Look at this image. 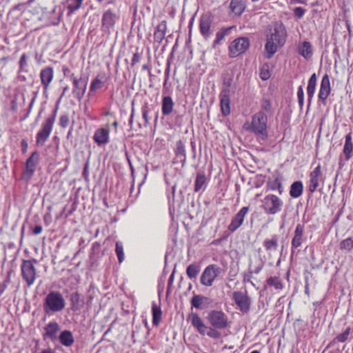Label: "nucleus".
I'll use <instances>...</instances> for the list:
<instances>
[{"instance_id": "1", "label": "nucleus", "mask_w": 353, "mask_h": 353, "mask_svg": "<svg viewBox=\"0 0 353 353\" xmlns=\"http://www.w3.org/2000/svg\"><path fill=\"white\" fill-rule=\"evenodd\" d=\"M65 305L66 302L63 296L58 291L50 292L43 301V310L48 316L61 312Z\"/></svg>"}, {"instance_id": "2", "label": "nucleus", "mask_w": 353, "mask_h": 353, "mask_svg": "<svg viewBox=\"0 0 353 353\" xmlns=\"http://www.w3.org/2000/svg\"><path fill=\"white\" fill-rule=\"evenodd\" d=\"M58 108L57 107L52 114L49 116L41 125V128L36 135V145L38 147L44 145L48 139L56 121Z\"/></svg>"}, {"instance_id": "3", "label": "nucleus", "mask_w": 353, "mask_h": 353, "mask_svg": "<svg viewBox=\"0 0 353 353\" xmlns=\"http://www.w3.org/2000/svg\"><path fill=\"white\" fill-rule=\"evenodd\" d=\"M267 123L268 116L263 111H259L252 117L251 123L252 131L257 136H261L263 139L267 138Z\"/></svg>"}, {"instance_id": "4", "label": "nucleus", "mask_w": 353, "mask_h": 353, "mask_svg": "<svg viewBox=\"0 0 353 353\" xmlns=\"http://www.w3.org/2000/svg\"><path fill=\"white\" fill-rule=\"evenodd\" d=\"M283 207V201L274 194H267L262 200V208L267 214H276L279 213Z\"/></svg>"}, {"instance_id": "5", "label": "nucleus", "mask_w": 353, "mask_h": 353, "mask_svg": "<svg viewBox=\"0 0 353 353\" xmlns=\"http://www.w3.org/2000/svg\"><path fill=\"white\" fill-rule=\"evenodd\" d=\"M250 42L248 37H238L228 46V54L230 58H236L244 54L250 48Z\"/></svg>"}, {"instance_id": "6", "label": "nucleus", "mask_w": 353, "mask_h": 353, "mask_svg": "<svg viewBox=\"0 0 353 353\" xmlns=\"http://www.w3.org/2000/svg\"><path fill=\"white\" fill-rule=\"evenodd\" d=\"M207 319L214 328L223 330L230 326L228 316L221 310H213L210 311Z\"/></svg>"}, {"instance_id": "7", "label": "nucleus", "mask_w": 353, "mask_h": 353, "mask_svg": "<svg viewBox=\"0 0 353 353\" xmlns=\"http://www.w3.org/2000/svg\"><path fill=\"white\" fill-rule=\"evenodd\" d=\"M222 272V268L216 264L208 265L201 275V284L205 287H211L216 278L218 277Z\"/></svg>"}, {"instance_id": "8", "label": "nucleus", "mask_w": 353, "mask_h": 353, "mask_svg": "<svg viewBox=\"0 0 353 353\" xmlns=\"http://www.w3.org/2000/svg\"><path fill=\"white\" fill-rule=\"evenodd\" d=\"M21 275L28 287L33 285L36 279V270L30 260H24L21 265Z\"/></svg>"}, {"instance_id": "9", "label": "nucleus", "mask_w": 353, "mask_h": 353, "mask_svg": "<svg viewBox=\"0 0 353 353\" xmlns=\"http://www.w3.org/2000/svg\"><path fill=\"white\" fill-rule=\"evenodd\" d=\"M39 161V154L37 151L33 152L26 162L25 169L23 172V179L29 180L34 174Z\"/></svg>"}, {"instance_id": "10", "label": "nucleus", "mask_w": 353, "mask_h": 353, "mask_svg": "<svg viewBox=\"0 0 353 353\" xmlns=\"http://www.w3.org/2000/svg\"><path fill=\"white\" fill-rule=\"evenodd\" d=\"M60 332L61 326L59 323L55 321H51L44 327L43 339H48L53 343H56Z\"/></svg>"}, {"instance_id": "11", "label": "nucleus", "mask_w": 353, "mask_h": 353, "mask_svg": "<svg viewBox=\"0 0 353 353\" xmlns=\"http://www.w3.org/2000/svg\"><path fill=\"white\" fill-rule=\"evenodd\" d=\"M308 190L310 193H314L319 187L323 178V172L321 164H319L309 174Z\"/></svg>"}, {"instance_id": "12", "label": "nucleus", "mask_w": 353, "mask_h": 353, "mask_svg": "<svg viewBox=\"0 0 353 353\" xmlns=\"http://www.w3.org/2000/svg\"><path fill=\"white\" fill-rule=\"evenodd\" d=\"M331 92L330 77L325 74L321 81L320 90L318 93L319 100L324 105L327 104V99Z\"/></svg>"}, {"instance_id": "13", "label": "nucleus", "mask_w": 353, "mask_h": 353, "mask_svg": "<svg viewBox=\"0 0 353 353\" xmlns=\"http://www.w3.org/2000/svg\"><path fill=\"white\" fill-rule=\"evenodd\" d=\"M232 297L241 312L247 313L250 310V301L246 294L241 291H235L233 292Z\"/></svg>"}, {"instance_id": "14", "label": "nucleus", "mask_w": 353, "mask_h": 353, "mask_svg": "<svg viewBox=\"0 0 353 353\" xmlns=\"http://www.w3.org/2000/svg\"><path fill=\"white\" fill-rule=\"evenodd\" d=\"M249 210L250 208L248 206H245L240 209V210L232 219V221L228 225L229 231L234 232L242 225Z\"/></svg>"}, {"instance_id": "15", "label": "nucleus", "mask_w": 353, "mask_h": 353, "mask_svg": "<svg viewBox=\"0 0 353 353\" xmlns=\"http://www.w3.org/2000/svg\"><path fill=\"white\" fill-rule=\"evenodd\" d=\"M212 19L210 14H205L201 16L199 19V31L205 39H208L211 34Z\"/></svg>"}, {"instance_id": "16", "label": "nucleus", "mask_w": 353, "mask_h": 353, "mask_svg": "<svg viewBox=\"0 0 353 353\" xmlns=\"http://www.w3.org/2000/svg\"><path fill=\"white\" fill-rule=\"evenodd\" d=\"M287 30L283 23L277 24L274 29V32L272 33L268 37L272 38L279 46H283L286 41Z\"/></svg>"}, {"instance_id": "17", "label": "nucleus", "mask_w": 353, "mask_h": 353, "mask_svg": "<svg viewBox=\"0 0 353 353\" xmlns=\"http://www.w3.org/2000/svg\"><path fill=\"white\" fill-rule=\"evenodd\" d=\"M88 83V79L85 77H81L79 79L74 78L73 79V93L74 97L81 100L83 97Z\"/></svg>"}, {"instance_id": "18", "label": "nucleus", "mask_w": 353, "mask_h": 353, "mask_svg": "<svg viewBox=\"0 0 353 353\" xmlns=\"http://www.w3.org/2000/svg\"><path fill=\"white\" fill-rule=\"evenodd\" d=\"M188 321L191 322L192 325L196 329V330L202 335L205 334V331L208 327L204 324L201 317L198 314L191 312L187 318Z\"/></svg>"}, {"instance_id": "19", "label": "nucleus", "mask_w": 353, "mask_h": 353, "mask_svg": "<svg viewBox=\"0 0 353 353\" xmlns=\"http://www.w3.org/2000/svg\"><path fill=\"white\" fill-rule=\"evenodd\" d=\"M117 19L116 14L113 13L110 10H106L103 14L102 31L108 32L110 28H113Z\"/></svg>"}, {"instance_id": "20", "label": "nucleus", "mask_w": 353, "mask_h": 353, "mask_svg": "<svg viewBox=\"0 0 353 353\" xmlns=\"http://www.w3.org/2000/svg\"><path fill=\"white\" fill-rule=\"evenodd\" d=\"M245 3L243 0H231L229 14L232 17H239L245 11Z\"/></svg>"}, {"instance_id": "21", "label": "nucleus", "mask_w": 353, "mask_h": 353, "mask_svg": "<svg viewBox=\"0 0 353 353\" xmlns=\"http://www.w3.org/2000/svg\"><path fill=\"white\" fill-rule=\"evenodd\" d=\"M54 77V70L52 67H46L40 72V79L41 84L45 91H46Z\"/></svg>"}, {"instance_id": "22", "label": "nucleus", "mask_w": 353, "mask_h": 353, "mask_svg": "<svg viewBox=\"0 0 353 353\" xmlns=\"http://www.w3.org/2000/svg\"><path fill=\"white\" fill-rule=\"evenodd\" d=\"M267 191H277L280 195L283 192V186L281 176L270 178L266 183Z\"/></svg>"}, {"instance_id": "23", "label": "nucleus", "mask_w": 353, "mask_h": 353, "mask_svg": "<svg viewBox=\"0 0 353 353\" xmlns=\"http://www.w3.org/2000/svg\"><path fill=\"white\" fill-rule=\"evenodd\" d=\"M57 342L64 347H71L74 343V338L72 332L68 330L61 331L57 339Z\"/></svg>"}, {"instance_id": "24", "label": "nucleus", "mask_w": 353, "mask_h": 353, "mask_svg": "<svg viewBox=\"0 0 353 353\" xmlns=\"http://www.w3.org/2000/svg\"><path fill=\"white\" fill-rule=\"evenodd\" d=\"M93 139L99 146L105 145L109 141V130L105 128L97 129L94 132Z\"/></svg>"}, {"instance_id": "25", "label": "nucleus", "mask_w": 353, "mask_h": 353, "mask_svg": "<svg viewBox=\"0 0 353 353\" xmlns=\"http://www.w3.org/2000/svg\"><path fill=\"white\" fill-rule=\"evenodd\" d=\"M317 83V77L316 73H313L310 77L307 86V108L311 105L312 99L314 97L316 86Z\"/></svg>"}, {"instance_id": "26", "label": "nucleus", "mask_w": 353, "mask_h": 353, "mask_svg": "<svg viewBox=\"0 0 353 353\" xmlns=\"http://www.w3.org/2000/svg\"><path fill=\"white\" fill-rule=\"evenodd\" d=\"M19 65L18 77L21 81H26V77L22 74L29 72L28 58L26 54L23 53L21 56L19 61Z\"/></svg>"}, {"instance_id": "27", "label": "nucleus", "mask_w": 353, "mask_h": 353, "mask_svg": "<svg viewBox=\"0 0 353 353\" xmlns=\"http://www.w3.org/2000/svg\"><path fill=\"white\" fill-rule=\"evenodd\" d=\"M343 153L347 161L350 160L352 157L353 153V141L352 133L350 132L345 137V144L343 146Z\"/></svg>"}, {"instance_id": "28", "label": "nucleus", "mask_w": 353, "mask_h": 353, "mask_svg": "<svg viewBox=\"0 0 353 353\" xmlns=\"http://www.w3.org/2000/svg\"><path fill=\"white\" fill-rule=\"evenodd\" d=\"M209 299L200 294H194L190 300L192 307L202 309L206 307L209 304Z\"/></svg>"}, {"instance_id": "29", "label": "nucleus", "mask_w": 353, "mask_h": 353, "mask_svg": "<svg viewBox=\"0 0 353 353\" xmlns=\"http://www.w3.org/2000/svg\"><path fill=\"white\" fill-rule=\"evenodd\" d=\"M207 177L205 172H199L197 173L194 185V191L199 192L201 190L204 191L207 187Z\"/></svg>"}, {"instance_id": "30", "label": "nucleus", "mask_w": 353, "mask_h": 353, "mask_svg": "<svg viewBox=\"0 0 353 353\" xmlns=\"http://www.w3.org/2000/svg\"><path fill=\"white\" fill-rule=\"evenodd\" d=\"M167 31V21H162L158 24L154 32V40L159 43L164 39Z\"/></svg>"}, {"instance_id": "31", "label": "nucleus", "mask_w": 353, "mask_h": 353, "mask_svg": "<svg viewBox=\"0 0 353 353\" xmlns=\"http://www.w3.org/2000/svg\"><path fill=\"white\" fill-rule=\"evenodd\" d=\"M174 106V103L171 97L165 96L162 98L161 112L163 115H170L173 112Z\"/></svg>"}, {"instance_id": "32", "label": "nucleus", "mask_w": 353, "mask_h": 353, "mask_svg": "<svg viewBox=\"0 0 353 353\" xmlns=\"http://www.w3.org/2000/svg\"><path fill=\"white\" fill-rule=\"evenodd\" d=\"M220 106L221 112L224 116L230 114V98L228 93L221 92L220 94Z\"/></svg>"}, {"instance_id": "33", "label": "nucleus", "mask_w": 353, "mask_h": 353, "mask_svg": "<svg viewBox=\"0 0 353 353\" xmlns=\"http://www.w3.org/2000/svg\"><path fill=\"white\" fill-rule=\"evenodd\" d=\"M298 53L304 57L305 59H309L312 57L313 54L312 44L309 41H303L298 47Z\"/></svg>"}, {"instance_id": "34", "label": "nucleus", "mask_w": 353, "mask_h": 353, "mask_svg": "<svg viewBox=\"0 0 353 353\" xmlns=\"http://www.w3.org/2000/svg\"><path fill=\"white\" fill-rule=\"evenodd\" d=\"M279 46L277 43L272 40V38L268 37L267 42L265 45V57L270 59L276 52Z\"/></svg>"}, {"instance_id": "35", "label": "nucleus", "mask_w": 353, "mask_h": 353, "mask_svg": "<svg viewBox=\"0 0 353 353\" xmlns=\"http://www.w3.org/2000/svg\"><path fill=\"white\" fill-rule=\"evenodd\" d=\"M152 324L158 326L162 319V310L161 306L156 303H152Z\"/></svg>"}, {"instance_id": "36", "label": "nucleus", "mask_w": 353, "mask_h": 353, "mask_svg": "<svg viewBox=\"0 0 353 353\" xmlns=\"http://www.w3.org/2000/svg\"><path fill=\"white\" fill-rule=\"evenodd\" d=\"M303 192V184L301 181L294 182L290 189V195L291 197L296 199L301 196Z\"/></svg>"}, {"instance_id": "37", "label": "nucleus", "mask_w": 353, "mask_h": 353, "mask_svg": "<svg viewBox=\"0 0 353 353\" xmlns=\"http://www.w3.org/2000/svg\"><path fill=\"white\" fill-rule=\"evenodd\" d=\"M174 153L178 158H181L180 161L183 165L186 161V152L185 144L181 140L176 142V147L174 150Z\"/></svg>"}, {"instance_id": "38", "label": "nucleus", "mask_w": 353, "mask_h": 353, "mask_svg": "<svg viewBox=\"0 0 353 353\" xmlns=\"http://www.w3.org/2000/svg\"><path fill=\"white\" fill-rule=\"evenodd\" d=\"M233 27L223 28L219 30L216 34V38L213 42V46L216 47L228 35Z\"/></svg>"}, {"instance_id": "39", "label": "nucleus", "mask_w": 353, "mask_h": 353, "mask_svg": "<svg viewBox=\"0 0 353 353\" xmlns=\"http://www.w3.org/2000/svg\"><path fill=\"white\" fill-rule=\"evenodd\" d=\"M201 270V266L196 263L189 265L186 269V274L190 279H196Z\"/></svg>"}, {"instance_id": "40", "label": "nucleus", "mask_w": 353, "mask_h": 353, "mask_svg": "<svg viewBox=\"0 0 353 353\" xmlns=\"http://www.w3.org/2000/svg\"><path fill=\"white\" fill-rule=\"evenodd\" d=\"M269 286H272L276 290H281L283 288V285L281 279L279 276H270L266 281Z\"/></svg>"}, {"instance_id": "41", "label": "nucleus", "mask_w": 353, "mask_h": 353, "mask_svg": "<svg viewBox=\"0 0 353 353\" xmlns=\"http://www.w3.org/2000/svg\"><path fill=\"white\" fill-rule=\"evenodd\" d=\"M260 78L263 80H268L271 77L270 67L268 63H264L260 68Z\"/></svg>"}, {"instance_id": "42", "label": "nucleus", "mask_w": 353, "mask_h": 353, "mask_svg": "<svg viewBox=\"0 0 353 353\" xmlns=\"http://www.w3.org/2000/svg\"><path fill=\"white\" fill-rule=\"evenodd\" d=\"M304 232V225L299 223L295 230V235L292 243H301Z\"/></svg>"}, {"instance_id": "43", "label": "nucleus", "mask_w": 353, "mask_h": 353, "mask_svg": "<svg viewBox=\"0 0 353 353\" xmlns=\"http://www.w3.org/2000/svg\"><path fill=\"white\" fill-rule=\"evenodd\" d=\"M83 0H70L68 6V9L72 13L80 8Z\"/></svg>"}, {"instance_id": "44", "label": "nucleus", "mask_w": 353, "mask_h": 353, "mask_svg": "<svg viewBox=\"0 0 353 353\" xmlns=\"http://www.w3.org/2000/svg\"><path fill=\"white\" fill-rule=\"evenodd\" d=\"M80 301V294L78 292L72 294L71 295V304L72 309L76 310L79 309Z\"/></svg>"}, {"instance_id": "45", "label": "nucleus", "mask_w": 353, "mask_h": 353, "mask_svg": "<svg viewBox=\"0 0 353 353\" xmlns=\"http://www.w3.org/2000/svg\"><path fill=\"white\" fill-rule=\"evenodd\" d=\"M102 81L100 80L98 77H96L91 83L90 91H89V95L91 92H95L98 89L101 88Z\"/></svg>"}, {"instance_id": "46", "label": "nucleus", "mask_w": 353, "mask_h": 353, "mask_svg": "<svg viewBox=\"0 0 353 353\" xmlns=\"http://www.w3.org/2000/svg\"><path fill=\"white\" fill-rule=\"evenodd\" d=\"M297 98L299 107L302 109L304 105V92L301 85L298 88Z\"/></svg>"}, {"instance_id": "47", "label": "nucleus", "mask_w": 353, "mask_h": 353, "mask_svg": "<svg viewBox=\"0 0 353 353\" xmlns=\"http://www.w3.org/2000/svg\"><path fill=\"white\" fill-rule=\"evenodd\" d=\"M116 253L118 257L119 262L121 263L124 260V252L122 244H116Z\"/></svg>"}, {"instance_id": "48", "label": "nucleus", "mask_w": 353, "mask_h": 353, "mask_svg": "<svg viewBox=\"0 0 353 353\" xmlns=\"http://www.w3.org/2000/svg\"><path fill=\"white\" fill-rule=\"evenodd\" d=\"M261 109L263 112H266L267 113L272 112V103L270 100L264 99L261 103Z\"/></svg>"}, {"instance_id": "49", "label": "nucleus", "mask_w": 353, "mask_h": 353, "mask_svg": "<svg viewBox=\"0 0 353 353\" xmlns=\"http://www.w3.org/2000/svg\"><path fill=\"white\" fill-rule=\"evenodd\" d=\"M209 331L206 333L207 335L212 339H219L221 336V334L220 332L216 330V328L212 327H208Z\"/></svg>"}, {"instance_id": "50", "label": "nucleus", "mask_w": 353, "mask_h": 353, "mask_svg": "<svg viewBox=\"0 0 353 353\" xmlns=\"http://www.w3.org/2000/svg\"><path fill=\"white\" fill-rule=\"evenodd\" d=\"M350 333V327H347L343 333L339 334L336 339L339 342H345Z\"/></svg>"}, {"instance_id": "51", "label": "nucleus", "mask_w": 353, "mask_h": 353, "mask_svg": "<svg viewBox=\"0 0 353 353\" xmlns=\"http://www.w3.org/2000/svg\"><path fill=\"white\" fill-rule=\"evenodd\" d=\"M69 123V117L68 114H62L59 118V125L63 128H66Z\"/></svg>"}, {"instance_id": "52", "label": "nucleus", "mask_w": 353, "mask_h": 353, "mask_svg": "<svg viewBox=\"0 0 353 353\" xmlns=\"http://www.w3.org/2000/svg\"><path fill=\"white\" fill-rule=\"evenodd\" d=\"M35 99H36V95L32 99V100L28 105V108L27 110L26 114L21 119V121L26 120L29 117V115L32 111V107L34 105Z\"/></svg>"}, {"instance_id": "53", "label": "nucleus", "mask_w": 353, "mask_h": 353, "mask_svg": "<svg viewBox=\"0 0 353 353\" xmlns=\"http://www.w3.org/2000/svg\"><path fill=\"white\" fill-rule=\"evenodd\" d=\"M305 10L301 7H296L294 9V14L299 19H301L305 14Z\"/></svg>"}, {"instance_id": "54", "label": "nucleus", "mask_w": 353, "mask_h": 353, "mask_svg": "<svg viewBox=\"0 0 353 353\" xmlns=\"http://www.w3.org/2000/svg\"><path fill=\"white\" fill-rule=\"evenodd\" d=\"M148 114H149V112L148 110V107L143 108H142V115H143V118L145 123H148L149 122Z\"/></svg>"}, {"instance_id": "55", "label": "nucleus", "mask_w": 353, "mask_h": 353, "mask_svg": "<svg viewBox=\"0 0 353 353\" xmlns=\"http://www.w3.org/2000/svg\"><path fill=\"white\" fill-rule=\"evenodd\" d=\"M43 230V228L41 225H37L32 228V232L35 234H39Z\"/></svg>"}, {"instance_id": "56", "label": "nucleus", "mask_w": 353, "mask_h": 353, "mask_svg": "<svg viewBox=\"0 0 353 353\" xmlns=\"http://www.w3.org/2000/svg\"><path fill=\"white\" fill-rule=\"evenodd\" d=\"M44 222L46 225H49L51 223V215L49 213H47L44 215L43 217Z\"/></svg>"}, {"instance_id": "57", "label": "nucleus", "mask_w": 353, "mask_h": 353, "mask_svg": "<svg viewBox=\"0 0 353 353\" xmlns=\"http://www.w3.org/2000/svg\"><path fill=\"white\" fill-rule=\"evenodd\" d=\"M310 272L308 270H305L303 272L305 282H310Z\"/></svg>"}, {"instance_id": "58", "label": "nucleus", "mask_w": 353, "mask_h": 353, "mask_svg": "<svg viewBox=\"0 0 353 353\" xmlns=\"http://www.w3.org/2000/svg\"><path fill=\"white\" fill-rule=\"evenodd\" d=\"M126 157H127V159H128V163H129V166H130V171H131V174L132 175V162L130 159V155L128 154V152H126Z\"/></svg>"}, {"instance_id": "59", "label": "nucleus", "mask_w": 353, "mask_h": 353, "mask_svg": "<svg viewBox=\"0 0 353 353\" xmlns=\"http://www.w3.org/2000/svg\"><path fill=\"white\" fill-rule=\"evenodd\" d=\"M309 285H310V282H305V293L307 295L310 294Z\"/></svg>"}, {"instance_id": "60", "label": "nucleus", "mask_w": 353, "mask_h": 353, "mask_svg": "<svg viewBox=\"0 0 353 353\" xmlns=\"http://www.w3.org/2000/svg\"><path fill=\"white\" fill-rule=\"evenodd\" d=\"M21 145L23 147L22 151L23 152H26V148L28 147V143L25 140H23L21 142Z\"/></svg>"}, {"instance_id": "61", "label": "nucleus", "mask_w": 353, "mask_h": 353, "mask_svg": "<svg viewBox=\"0 0 353 353\" xmlns=\"http://www.w3.org/2000/svg\"><path fill=\"white\" fill-rule=\"evenodd\" d=\"M341 249H343V248H347L348 250H351L352 248V245L353 244H350V243H347V244H341Z\"/></svg>"}, {"instance_id": "62", "label": "nucleus", "mask_w": 353, "mask_h": 353, "mask_svg": "<svg viewBox=\"0 0 353 353\" xmlns=\"http://www.w3.org/2000/svg\"><path fill=\"white\" fill-rule=\"evenodd\" d=\"M169 72H170V65L168 64L166 70H165V74L166 76V79H165V83H166V81H168V78H169Z\"/></svg>"}, {"instance_id": "63", "label": "nucleus", "mask_w": 353, "mask_h": 353, "mask_svg": "<svg viewBox=\"0 0 353 353\" xmlns=\"http://www.w3.org/2000/svg\"><path fill=\"white\" fill-rule=\"evenodd\" d=\"M40 353H55V352L51 348H48L43 350Z\"/></svg>"}, {"instance_id": "64", "label": "nucleus", "mask_w": 353, "mask_h": 353, "mask_svg": "<svg viewBox=\"0 0 353 353\" xmlns=\"http://www.w3.org/2000/svg\"><path fill=\"white\" fill-rule=\"evenodd\" d=\"M139 61V56L137 54H134V64Z\"/></svg>"}]
</instances>
